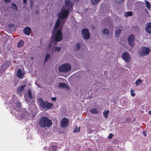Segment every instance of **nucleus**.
<instances>
[{"mask_svg":"<svg viewBox=\"0 0 151 151\" xmlns=\"http://www.w3.org/2000/svg\"><path fill=\"white\" fill-rule=\"evenodd\" d=\"M150 51V49L146 47H142L138 51V54L141 56H146L148 55Z\"/></svg>","mask_w":151,"mask_h":151,"instance_id":"39448f33","label":"nucleus"},{"mask_svg":"<svg viewBox=\"0 0 151 151\" xmlns=\"http://www.w3.org/2000/svg\"><path fill=\"white\" fill-rule=\"evenodd\" d=\"M76 1H79V0H75Z\"/></svg>","mask_w":151,"mask_h":151,"instance_id":"37998d69","label":"nucleus"},{"mask_svg":"<svg viewBox=\"0 0 151 151\" xmlns=\"http://www.w3.org/2000/svg\"><path fill=\"white\" fill-rule=\"evenodd\" d=\"M148 113L149 114L151 115V111H149Z\"/></svg>","mask_w":151,"mask_h":151,"instance_id":"ea45409f","label":"nucleus"},{"mask_svg":"<svg viewBox=\"0 0 151 151\" xmlns=\"http://www.w3.org/2000/svg\"><path fill=\"white\" fill-rule=\"evenodd\" d=\"M40 127L42 128L47 129L50 128L52 124V121L47 117H41L38 123Z\"/></svg>","mask_w":151,"mask_h":151,"instance_id":"f03ea898","label":"nucleus"},{"mask_svg":"<svg viewBox=\"0 0 151 151\" xmlns=\"http://www.w3.org/2000/svg\"><path fill=\"white\" fill-rule=\"evenodd\" d=\"M80 48V45L78 43L76 44L75 46L74 47V49L76 50H78Z\"/></svg>","mask_w":151,"mask_h":151,"instance_id":"5701e85b","label":"nucleus"},{"mask_svg":"<svg viewBox=\"0 0 151 151\" xmlns=\"http://www.w3.org/2000/svg\"><path fill=\"white\" fill-rule=\"evenodd\" d=\"M50 57V54H47L45 57V63L48 60L49 58Z\"/></svg>","mask_w":151,"mask_h":151,"instance_id":"b1692460","label":"nucleus"},{"mask_svg":"<svg viewBox=\"0 0 151 151\" xmlns=\"http://www.w3.org/2000/svg\"><path fill=\"white\" fill-rule=\"evenodd\" d=\"M146 5L148 10H150L151 8V6L150 2L147 1H145Z\"/></svg>","mask_w":151,"mask_h":151,"instance_id":"412c9836","label":"nucleus"},{"mask_svg":"<svg viewBox=\"0 0 151 151\" xmlns=\"http://www.w3.org/2000/svg\"><path fill=\"white\" fill-rule=\"evenodd\" d=\"M56 99V97H52L51 98V99L53 101H55Z\"/></svg>","mask_w":151,"mask_h":151,"instance_id":"e433bc0d","label":"nucleus"},{"mask_svg":"<svg viewBox=\"0 0 151 151\" xmlns=\"http://www.w3.org/2000/svg\"><path fill=\"white\" fill-rule=\"evenodd\" d=\"M90 112L93 114H96L98 113V111L97 109L95 108L92 109L90 110Z\"/></svg>","mask_w":151,"mask_h":151,"instance_id":"6ab92c4d","label":"nucleus"},{"mask_svg":"<svg viewBox=\"0 0 151 151\" xmlns=\"http://www.w3.org/2000/svg\"><path fill=\"white\" fill-rule=\"evenodd\" d=\"M31 29L29 27H26L23 30V32L25 35H29L30 34Z\"/></svg>","mask_w":151,"mask_h":151,"instance_id":"f8f14e48","label":"nucleus"},{"mask_svg":"<svg viewBox=\"0 0 151 151\" xmlns=\"http://www.w3.org/2000/svg\"><path fill=\"white\" fill-rule=\"evenodd\" d=\"M58 87L59 88H65L67 89L68 87L66 84L65 83H60L59 84Z\"/></svg>","mask_w":151,"mask_h":151,"instance_id":"4468645a","label":"nucleus"},{"mask_svg":"<svg viewBox=\"0 0 151 151\" xmlns=\"http://www.w3.org/2000/svg\"><path fill=\"white\" fill-rule=\"evenodd\" d=\"M28 96H29V98H32V94H31V91L30 90H29L28 91Z\"/></svg>","mask_w":151,"mask_h":151,"instance_id":"7c9ffc66","label":"nucleus"},{"mask_svg":"<svg viewBox=\"0 0 151 151\" xmlns=\"http://www.w3.org/2000/svg\"><path fill=\"white\" fill-rule=\"evenodd\" d=\"M38 103L40 106L44 109H49L53 105V104L45 102H44L42 99L39 98L38 100Z\"/></svg>","mask_w":151,"mask_h":151,"instance_id":"7ed1b4c3","label":"nucleus"},{"mask_svg":"<svg viewBox=\"0 0 151 151\" xmlns=\"http://www.w3.org/2000/svg\"><path fill=\"white\" fill-rule=\"evenodd\" d=\"M146 11L147 12V13H148V12H147V11L146 10Z\"/></svg>","mask_w":151,"mask_h":151,"instance_id":"c03bdc74","label":"nucleus"},{"mask_svg":"<svg viewBox=\"0 0 151 151\" xmlns=\"http://www.w3.org/2000/svg\"><path fill=\"white\" fill-rule=\"evenodd\" d=\"M71 68V66L70 64L66 63L60 66L58 68V70L60 72L65 73L69 71Z\"/></svg>","mask_w":151,"mask_h":151,"instance_id":"20e7f679","label":"nucleus"},{"mask_svg":"<svg viewBox=\"0 0 151 151\" xmlns=\"http://www.w3.org/2000/svg\"><path fill=\"white\" fill-rule=\"evenodd\" d=\"M69 120L66 118L62 119L61 122V126L62 128H65L68 125Z\"/></svg>","mask_w":151,"mask_h":151,"instance_id":"1a4fd4ad","label":"nucleus"},{"mask_svg":"<svg viewBox=\"0 0 151 151\" xmlns=\"http://www.w3.org/2000/svg\"><path fill=\"white\" fill-rule=\"evenodd\" d=\"M24 45V42L23 40H21L17 44V46L18 47H22Z\"/></svg>","mask_w":151,"mask_h":151,"instance_id":"dca6fc26","label":"nucleus"},{"mask_svg":"<svg viewBox=\"0 0 151 151\" xmlns=\"http://www.w3.org/2000/svg\"><path fill=\"white\" fill-rule=\"evenodd\" d=\"M142 80L141 79H138L135 82L136 85L138 86L141 85L142 83Z\"/></svg>","mask_w":151,"mask_h":151,"instance_id":"f3484780","label":"nucleus"},{"mask_svg":"<svg viewBox=\"0 0 151 151\" xmlns=\"http://www.w3.org/2000/svg\"><path fill=\"white\" fill-rule=\"evenodd\" d=\"M51 148L52 151H55L57 149V147L56 145L52 146Z\"/></svg>","mask_w":151,"mask_h":151,"instance_id":"cd10ccee","label":"nucleus"},{"mask_svg":"<svg viewBox=\"0 0 151 151\" xmlns=\"http://www.w3.org/2000/svg\"><path fill=\"white\" fill-rule=\"evenodd\" d=\"M26 86V85H22L20 86H18L17 88V90L18 93H21L23 90L24 87Z\"/></svg>","mask_w":151,"mask_h":151,"instance_id":"2eb2a0df","label":"nucleus"},{"mask_svg":"<svg viewBox=\"0 0 151 151\" xmlns=\"http://www.w3.org/2000/svg\"><path fill=\"white\" fill-rule=\"evenodd\" d=\"M14 106H16V109L17 108H19L21 107V104L18 102H17L15 103V105Z\"/></svg>","mask_w":151,"mask_h":151,"instance_id":"a878e982","label":"nucleus"},{"mask_svg":"<svg viewBox=\"0 0 151 151\" xmlns=\"http://www.w3.org/2000/svg\"><path fill=\"white\" fill-rule=\"evenodd\" d=\"M24 75V73L22 72L20 69H19L17 72V75L19 78H22Z\"/></svg>","mask_w":151,"mask_h":151,"instance_id":"ddd939ff","label":"nucleus"},{"mask_svg":"<svg viewBox=\"0 0 151 151\" xmlns=\"http://www.w3.org/2000/svg\"><path fill=\"white\" fill-rule=\"evenodd\" d=\"M113 136V134L112 133H111L109 134V135L108 136V138L109 139H111L112 137Z\"/></svg>","mask_w":151,"mask_h":151,"instance_id":"f704fd0d","label":"nucleus"},{"mask_svg":"<svg viewBox=\"0 0 151 151\" xmlns=\"http://www.w3.org/2000/svg\"><path fill=\"white\" fill-rule=\"evenodd\" d=\"M132 13L131 12H127L125 13L124 15L125 16L127 17L128 16H132Z\"/></svg>","mask_w":151,"mask_h":151,"instance_id":"aec40b11","label":"nucleus"},{"mask_svg":"<svg viewBox=\"0 0 151 151\" xmlns=\"http://www.w3.org/2000/svg\"><path fill=\"white\" fill-rule=\"evenodd\" d=\"M33 59V57H32L31 58V60H32Z\"/></svg>","mask_w":151,"mask_h":151,"instance_id":"a19ab883","label":"nucleus"},{"mask_svg":"<svg viewBox=\"0 0 151 151\" xmlns=\"http://www.w3.org/2000/svg\"><path fill=\"white\" fill-rule=\"evenodd\" d=\"M122 58L126 63H129L131 57L127 52H124L122 54Z\"/></svg>","mask_w":151,"mask_h":151,"instance_id":"6e6552de","label":"nucleus"},{"mask_svg":"<svg viewBox=\"0 0 151 151\" xmlns=\"http://www.w3.org/2000/svg\"><path fill=\"white\" fill-rule=\"evenodd\" d=\"M4 1L6 3L9 2L10 1V0H4Z\"/></svg>","mask_w":151,"mask_h":151,"instance_id":"4c0bfd02","label":"nucleus"},{"mask_svg":"<svg viewBox=\"0 0 151 151\" xmlns=\"http://www.w3.org/2000/svg\"><path fill=\"white\" fill-rule=\"evenodd\" d=\"M131 96H132L134 97L135 96V94L134 93H133L132 92L133 90H132V89H131Z\"/></svg>","mask_w":151,"mask_h":151,"instance_id":"72a5a7b5","label":"nucleus"},{"mask_svg":"<svg viewBox=\"0 0 151 151\" xmlns=\"http://www.w3.org/2000/svg\"><path fill=\"white\" fill-rule=\"evenodd\" d=\"M128 40L130 46L133 47L134 45L135 39L134 35H130L128 38Z\"/></svg>","mask_w":151,"mask_h":151,"instance_id":"0eeeda50","label":"nucleus"},{"mask_svg":"<svg viewBox=\"0 0 151 151\" xmlns=\"http://www.w3.org/2000/svg\"><path fill=\"white\" fill-rule=\"evenodd\" d=\"M100 1V0H91V1L93 4L96 5Z\"/></svg>","mask_w":151,"mask_h":151,"instance_id":"393cba45","label":"nucleus"},{"mask_svg":"<svg viewBox=\"0 0 151 151\" xmlns=\"http://www.w3.org/2000/svg\"><path fill=\"white\" fill-rule=\"evenodd\" d=\"M80 131L79 128H76L74 130L73 132L74 133L78 132Z\"/></svg>","mask_w":151,"mask_h":151,"instance_id":"c756f323","label":"nucleus"},{"mask_svg":"<svg viewBox=\"0 0 151 151\" xmlns=\"http://www.w3.org/2000/svg\"><path fill=\"white\" fill-rule=\"evenodd\" d=\"M11 7L12 9L17 10V8L16 5L14 3H12L11 4Z\"/></svg>","mask_w":151,"mask_h":151,"instance_id":"bb28decb","label":"nucleus"},{"mask_svg":"<svg viewBox=\"0 0 151 151\" xmlns=\"http://www.w3.org/2000/svg\"><path fill=\"white\" fill-rule=\"evenodd\" d=\"M126 122L128 123H129V122L128 121V122H127V121H126Z\"/></svg>","mask_w":151,"mask_h":151,"instance_id":"a18cd8bd","label":"nucleus"},{"mask_svg":"<svg viewBox=\"0 0 151 151\" xmlns=\"http://www.w3.org/2000/svg\"><path fill=\"white\" fill-rule=\"evenodd\" d=\"M143 134L145 136H146L147 132H146L144 131L143 132Z\"/></svg>","mask_w":151,"mask_h":151,"instance_id":"c9c22d12","label":"nucleus"},{"mask_svg":"<svg viewBox=\"0 0 151 151\" xmlns=\"http://www.w3.org/2000/svg\"><path fill=\"white\" fill-rule=\"evenodd\" d=\"M23 3L24 4H25L26 3L27 1V0H23Z\"/></svg>","mask_w":151,"mask_h":151,"instance_id":"58836bf2","label":"nucleus"},{"mask_svg":"<svg viewBox=\"0 0 151 151\" xmlns=\"http://www.w3.org/2000/svg\"><path fill=\"white\" fill-rule=\"evenodd\" d=\"M73 5L70 0H65V3L63 8L58 14V18L52 31V39L57 42H60L63 39V35L61 30L63 24L66 22L69 13L72 11Z\"/></svg>","mask_w":151,"mask_h":151,"instance_id":"f257e3e1","label":"nucleus"},{"mask_svg":"<svg viewBox=\"0 0 151 151\" xmlns=\"http://www.w3.org/2000/svg\"><path fill=\"white\" fill-rule=\"evenodd\" d=\"M109 112V111L108 110L104 111L103 112V114L104 115V116L105 118H107L108 117V114Z\"/></svg>","mask_w":151,"mask_h":151,"instance_id":"4be33fe9","label":"nucleus"},{"mask_svg":"<svg viewBox=\"0 0 151 151\" xmlns=\"http://www.w3.org/2000/svg\"><path fill=\"white\" fill-rule=\"evenodd\" d=\"M145 29L148 33L151 34V22L147 23L145 25Z\"/></svg>","mask_w":151,"mask_h":151,"instance_id":"9d476101","label":"nucleus"},{"mask_svg":"<svg viewBox=\"0 0 151 151\" xmlns=\"http://www.w3.org/2000/svg\"><path fill=\"white\" fill-rule=\"evenodd\" d=\"M29 115V114L27 112H25L22 115V118H25V117H24V116H28Z\"/></svg>","mask_w":151,"mask_h":151,"instance_id":"c85d7f7f","label":"nucleus"},{"mask_svg":"<svg viewBox=\"0 0 151 151\" xmlns=\"http://www.w3.org/2000/svg\"><path fill=\"white\" fill-rule=\"evenodd\" d=\"M5 66V65H4V64H3V65H2V66H3V67L4 66Z\"/></svg>","mask_w":151,"mask_h":151,"instance_id":"79ce46f5","label":"nucleus"},{"mask_svg":"<svg viewBox=\"0 0 151 151\" xmlns=\"http://www.w3.org/2000/svg\"><path fill=\"white\" fill-rule=\"evenodd\" d=\"M125 0H115L116 2L119 3H121L123 2Z\"/></svg>","mask_w":151,"mask_h":151,"instance_id":"473e14b6","label":"nucleus"},{"mask_svg":"<svg viewBox=\"0 0 151 151\" xmlns=\"http://www.w3.org/2000/svg\"><path fill=\"white\" fill-rule=\"evenodd\" d=\"M61 48L60 47H56L55 49V51H57L58 52L60 50Z\"/></svg>","mask_w":151,"mask_h":151,"instance_id":"2f4dec72","label":"nucleus"},{"mask_svg":"<svg viewBox=\"0 0 151 151\" xmlns=\"http://www.w3.org/2000/svg\"><path fill=\"white\" fill-rule=\"evenodd\" d=\"M103 34L105 35H107L109 34L108 30L106 28L104 29L102 31Z\"/></svg>","mask_w":151,"mask_h":151,"instance_id":"a211bd4d","label":"nucleus"},{"mask_svg":"<svg viewBox=\"0 0 151 151\" xmlns=\"http://www.w3.org/2000/svg\"><path fill=\"white\" fill-rule=\"evenodd\" d=\"M25 99H26V100L27 101V100L26 99V98H25Z\"/></svg>","mask_w":151,"mask_h":151,"instance_id":"49530a36","label":"nucleus"},{"mask_svg":"<svg viewBox=\"0 0 151 151\" xmlns=\"http://www.w3.org/2000/svg\"><path fill=\"white\" fill-rule=\"evenodd\" d=\"M122 30V27H117L116 29V30L115 32V36L116 37H118L119 36L121 31Z\"/></svg>","mask_w":151,"mask_h":151,"instance_id":"9b49d317","label":"nucleus"},{"mask_svg":"<svg viewBox=\"0 0 151 151\" xmlns=\"http://www.w3.org/2000/svg\"><path fill=\"white\" fill-rule=\"evenodd\" d=\"M82 32L84 39L87 40L89 38L90 34L88 29H83L82 31Z\"/></svg>","mask_w":151,"mask_h":151,"instance_id":"423d86ee","label":"nucleus"}]
</instances>
